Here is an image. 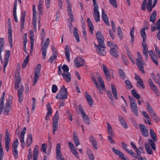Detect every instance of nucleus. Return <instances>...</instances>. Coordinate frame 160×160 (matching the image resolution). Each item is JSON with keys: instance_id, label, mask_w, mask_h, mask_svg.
I'll use <instances>...</instances> for the list:
<instances>
[{"instance_id": "a878e982", "label": "nucleus", "mask_w": 160, "mask_h": 160, "mask_svg": "<svg viewBox=\"0 0 160 160\" xmlns=\"http://www.w3.org/2000/svg\"><path fill=\"white\" fill-rule=\"evenodd\" d=\"M111 87L112 92L114 96V97L116 99H117L118 98L117 95V92L116 87L113 84H111Z\"/></svg>"}, {"instance_id": "9d476101", "label": "nucleus", "mask_w": 160, "mask_h": 160, "mask_svg": "<svg viewBox=\"0 0 160 160\" xmlns=\"http://www.w3.org/2000/svg\"><path fill=\"white\" fill-rule=\"evenodd\" d=\"M139 126L142 136L144 137H148L149 135V133L146 126L144 125L139 124Z\"/></svg>"}, {"instance_id": "c756f323", "label": "nucleus", "mask_w": 160, "mask_h": 160, "mask_svg": "<svg viewBox=\"0 0 160 160\" xmlns=\"http://www.w3.org/2000/svg\"><path fill=\"white\" fill-rule=\"evenodd\" d=\"M107 131L109 134H110L112 137H114L115 136V134L114 133L112 128L111 125L108 122H107Z\"/></svg>"}, {"instance_id": "cd10ccee", "label": "nucleus", "mask_w": 160, "mask_h": 160, "mask_svg": "<svg viewBox=\"0 0 160 160\" xmlns=\"http://www.w3.org/2000/svg\"><path fill=\"white\" fill-rule=\"evenodd\" d=\"M150 134L151 137L155 142H156L158 140V139L157 137V135L153 130L150 129Z\"/></svg>"}, {"instance_id": "ddd939ff", "label": "nucleus", "mask_w": 160, "mask_h": 160, "mask_svg": "<svg viewBox=\"0 0 160 160\" xmlns=\"http://www.w3.org/2000/svg\"><path fill=\"white\" fill-rule=\"evenodd\" d=\"M74 63L75 67L79 68L84 65V60L82 58L77 57L75 59Z\"/></svg>"}, {"instance_id": "6e6552de", "label": "nucleus", "mask_w": 160, "mask_h": 160, "mask_svg": "<svg viewBox=\"0 0 160 160\" xmlns=\"http://www.w3.org/2000/svg\"><path fill=\"white\" fill-rule=\"evenodd\" d=\"M114 48H112L110 50V52L111 55L115 58H118L119 54L118 51V47L117 45H114Z\"/></svg>"}, {"instance_id": "6ab92c4d", "label": "nucleus", "mask_w": 160, "mask_h": 160, "mask_svg": "<svg viewBox=\"0 0 160 160\" xmlns=\"http://www.w3.org/2000/svg\"><path fill=\"white\" fill-rule=\"evenodd\" d=\"M62 76L64 79L66 81L68 82H69L71 80V74L69 72H63L62 74Z\"/></svg>"}, {"instance_id": "c9c22d12", "label": "nucleus", "mask_w": 160, "mask_h": 160, "mask_svg": "<svg viewBox=\"0 0 160 160\" xmlns=\"http://www.w3.org/2000/svg\"><path fill=\"white\" fill-rule=\"evenodd\" d=\"M150 116L151 118L153 119L155 122H158L160 121L159 118L156 114L155 112L150 115Z\"/></svg>"}, {"instance_id": "e2e57ef3", "label": "nucleus", "mask_w": 160, "mask_h": 160, "mask_svg": "<svg viewBox=\"0 0 160 160\" xmlns=\"http://www.w3.org/2000/svg\"><path fill=\"white\" fill-rule=\"evenodd\" d=\"M62 68L63 71V72H68L69 68L67 65L65 64L63 65Z\"/></svg>"}, {"instance_id": "864d4df0", "label": "nucleus", "mask_w": 160, "mask_h": 160, "mask_svg": "<svg viewBox=\"0 0 160 160\" xmlns=\"http://www.w3.org/2000/svg\"><path fill=\"white\" fill-rule=\"evenodd\" d=\"M13 152V154L15 159H17L18 158V149L12 150Z\"/></svg>"}, {"instance_id": "052dcab7", "label": "nucleus", "mask_w": 160, "mask_h": 160, "mask_svg": "<svg viewBox=\"0 0 160 160\" xmlns=\"http://www.w3.org/2000/svg\"><path fill=\"white\" fill-rule=\"evenodd\" d=\"M107 95L109 97V98L111 100V102L113 103V104H114V103H113V98L112 97V93L110 92V91L109 90H108L107 91Z\"/></svg>"}, {"instance_id": "774afa93", "label": "nucleus", "mask_w": 160, "mask_h": 160, "mask_svg": "<svg viewBox=\"0 0 160 160\" xmlns=\"http://www.w3.org/2000/svg\"><path fill=\"white\" fill-rule=\"evenodd\" d=\"M125 83L126 85H127V87L129 89H131L132 88V86L131 84V83L130 82V81L127 80L125 81Z\"/></svg>"}, {"instance_id": "37998d69", "label": "nucleus", "mask_w": 160, "mask_h": 160, "mask_svg": "<svg viewBox=\"0 0 160 160\" xmlns=\"http://www.w3.org/2000/svg\"><path fill=\"white\" fill-rule=\"evenodd\" d=\"M140 34L143 39L142 41H146V34L144 28H143L141 30Z\"/></svg>"}, {"instance_id": "423d86ee", "label": "nucleus", "mask_w": 160, "mask_h": 160, "mask_svg": "<svg viewBox=\"0 0 160 160\" xmlns=\"http://www.w3.org/2000/svg\"><path fill=\"white\" fill-rule=\"evenodd\" d=\"M96 37L98 42V44L102 48L105 49L106 48L104 40V39L103 35L99 31L97 32L96 34Z\"/></svg>"}, {"instance_id": "c85d7f7f", "label": "nucleus", "mask_w": 160, "mask_h": 160, "mask_svg": "<svg viewBox=\"0 0 160 160\" xmlns=\"http://www.w3.org/2000/svg\"><path fill=\"white\" fill-rule=\"evenodd\" d=\"M157 15V14L156 11L154 10L153 11V12L151 15L150 21L154 23L156 20Z\"/></svg>"}, {"instance_id": "9b49d317", "label": "nucleus", "mask_w": 160, "mask_h": 160, "mask_svg": "<svg viewBox=\"0 0 160 160\" xmlns=\"http://www.w3.org/2000/svg\"><path fill=\"white\" fill-rule=\"evenodd\" d=\"M8 33L9 43L11 47H12V31L11 23L10 22L8 23Z\"/></svg>"}, {"instance_id": "4c0bfd02", "label": "nucleus", "mask_w": 160, "mask_h": 160, "mask_svg": "<svg viewBox=\"0 0 160 160\" xmlns=\"http://www.w3.org/2000/svg\"><path fill=\"white\" fill-rule=\"evenodd\" d=\"M148 143L151 146L152 149L154 150H156V147L155 143L154 142V141L152 139H148Z\"/></svg>"}, {"instance_id": "a19ab883", "label": "nucleus", "mask_w": 160, "mask_h": 160, "mask_svg": "<svg viewBox=\"0 0 160 160\" xmlns=\"http://www.w3.org/2000/svg\"><path fill=\"white\" fill-rule=\"evenodd\" d=\"M134 27H133L131 29L130 32V35L131 37V42L133 44L134 42Z\"/></svg>"}, {"instance_id": "58836bf2", "label": "nucleus", "mask_w": 160, "mask_h": 160, "mask_svg": "<svg viewBox=\"0 0 160 160\" xmlns=\"http://www.w3.org/2000/svg\"><path fill=\"white\" fill-rule=\"evenodd\" d=\"M53 56L49 58V61L51 63H52L54 60H55L57 57L58 54L57 52L55 51H53Z\"/></svg>"}, {"instance_id": "f704fd0d", "label": "nucleus", "mask_w": 160, "mask_h": 160, "mask_svg": "<svg viewBox=\"0 0 160 160\" xmlns=\"http://www.w3.org/2000/svg\"><path fill=\"white\" fill-rule=\"evenodd\" d=\"M87 21L88 23V25L89 27V29L90 32L93 33V31L94 30V27L92 24V21L90 18H87Z\"/></svg>"}, {"instance_id": "f8f14e48", "label": "nucleus", "mask_w": 160, "mask_h": 160, "mask_svg": "<svg viewBox=\"0 0 160 160\" xmlns=\"http://www.w3.org/2000/svg\"><path fill=\"white\" fill-rule=\"evenodd\" d=\"M5 141V148L8 152L9 148V145L10 142V135L8 130L6 132Z\"/></svg>"}, {"instance_id": "f3484780", "label": "nucleus", "mask_w": 160, "mask_h": 160, "mask_svg": "<svg viewBox=\"0 0 160 160\" xmlns=\"http://www.w3.org/2000/svg\"><path fill=\"white\" fill-rule=\"evenodd\" d=\"M112 150L117 155L119 156L120 158L122 159L123 160H128V158L126 157V158L124 156L123 153L120 151L119 150L115 149L113 148H112Z\"/></svg>"}, {"instance_id": "7ed1b4c3", "label": "nucleus", "mask_w": 160, "mask_h": 160, "mask_svg": "<svg viewBox=\"0 0 160 160\" xmlns=\"http://www.w3.org/2000/svg\"><path fill=\"white\" fill-rule=\"evenodd\" d=\"M137 58L136 59V64L139 69L144 74L145 72L143 69V61L142 60V58L139 52H137Z\"/></svg>"}, {"instance_id": "2eb2a0df", "label": "nucleus", "mask_w": 160, "mask_h": 160, "mask_svg": "<svg viewBox=\"0 0 160 160\" xmlns=\"http://www.w3.org/2000/svg\"><path fill=\"white\" fill-rule=\"evenodd\" d=\"M142 45L143 48V54L145 55V58L147 60L148 58V49L146 41H142Z\"/></svg>"}, {"instance_id": "dca6fc26", "label": "nucleus", "mask_w": 160, "mask_h": 160, "mask_svg": "<svg viewBox=\"0 0 160 160\" xmlns=\"http://www.w3.org/2000/svg\"><path fill=\"white\" fill-rule=\"evenodd\" d=\"M59 94L61 97H62L63 99H66L67 98L68 92L67 89L63 86L60 89L59 92Z\"/></svg>"}, {"instance_id": "6e6d98bb", "label": "nucleus", "mask_w": 160, "mask_h": 160, "mask_svg": "<svg viewBox=\"0 0 160 160\" xmlns=\"http://www.w3.org/2000/svg\"><path fill=\"white\" fill-rule=\"evenodd\" d=\"M109 2L110 4L114 8L117 7L118 4L116 0H109Z\"/></svg>"}, {"instance_id": "338daca9", "label": "nucleus", "mask_w": 160, "mask_h": 160, "mask_svg": "<svg viewBox=\"0 0 160 160\" xmlns=\"http://www.w3.org/2000/svg\"><path fill=\"white\" fill-rule=\"evenodd\" d=\"M126 151L128 153L131 155L132 157L136 158V153H134L132 150H127Z\"/></svg>"}, {"instance_id": "5fc2aeb1", "label": "nucleus", "mask_w": 160, "mask_h": 160, "mask_svg": "<svg viewBox=\"0 0 160 160\" xmlns=\"http://www.w3.org/2000/svg\"><path fill=\"white\" fill-rule=\"evenodd\" d=\"M47 108L48 111L47 113L50 114H51L52 112V109L51 107L50 104L49 102L48 103L47 105Z\"/></svg>"}, {"instance_id": "412c9836", "label": "nucleus", "mask_w": 160, "mask_h": 160, "mask_svg": "<svg viewBox=\"0 0 160 160\" xmlns=\"http://www.w3.org/2000/svg\"><path fill=\"white\" fill-rule=\"evenodd\" d=\"M129 99L130 101V106L131 108H136L137 107V104L135 99L132 96H129Z\"/></svg>"}, {"instance_id": "3c124183", "label": "nucleus", "mask_w": 160, "mask_h": 160, "mask_svg": "<svg viewBox=\"0 0 160 160\" xmlns=\"http://www.w3.org/2000/svg\"><path fill=\"white\" fill-rule=\"evenodd\" d=\"M118 35L119 36L120 39L122 38L123 37L122 32L120 27H118L117 29Z\"/></svg>"}, {"instance_id": "79ce46f5", "label": "nucleus", "mask_w": 160, "mask_h": 160, "mask_svg": "<svg viewBox=\"0 0 160 160\" xmlns=\"http://www.w3.org/2000/svg\"><path fill=\"white\" fill-rule=\"evenodd\" d=\"M101 48L102 47H100L98 49H97V52L99 55L103 56L105 54L106 52L105 50L104 49H101Z\"/></svg>"}, {"instance_id": "4be33fe9", "label": "nucleus", "mask_w": 160, "mask_h": 160, "mask_svg": "<svg viewBox=\"0 0 160 160\" xmlns=\"http://www.w3.org/2000/svg\"><path fill=\"white\" fill-rule=\"evenodd\" d=\"M118 119L121 124L126 129L128 128L127 123L122 116L121 115L119 116Z\"/></svg>"}, {"instance_id": "2f4dec72", "label": "nucleus", "mask_w": 160, "mask_h": 160, "mask_svg": "<svg viewBox=\"0 0 160 160\" xmlns=\"http://www.w3.org/2000/svg\"><path fill=\"white\" fill-rule=\"evenodd\" d=\"M32 138L31 133L28 134L27 136V139L26 141V143L27 144V147L29 146L32 143Z\"/></svg>"}, {"instance_id": "69168bd1", "label": "nucleus", "mask_w": 160, "mask_h": 160, "mask_svg": "<svg viewBox=\"0 0 160 160\" xmlns=\"http://www.w3.org/2000/svg\"><path fill=\"white\" fill-rule=\"evenodd\" d=\"M24 136H20V142H21V146L22 148H23L25 146V142L24 141Z\"/></svg>"}, {"instance_id": "e433bc0d", "label": "nucleus", "mask_w": 160, "mask_h": 160, "mask_svg": "<svg viewBox=\"0 0 160 160\" xmlns=\"http://www.w3.org/2000/svg\"><path fill=\"white\" fill-rule=\"evenodd\" d=\"M148 143L151 146L152 149L154 150H156V147L155 143L154 142V141L152 139H148Z\"/></svg>"}, {"instance_id": "4d7b16f0", "label": "nucleus", "mask_w": 160, "mask_h": 160, "mask_svg": "<svg viewBox=\"0 0 160 160\" xmlns=\"http://www.w3.org/2000/svg\"><path fill=\"white\" fill-rule=\"evenodd\" d=\"M39 148L38 146L37 145H36L35 146L33 150V156H38V153Z\"/></svg>"}, {"instance_id": "7c9ffc66", "label": "nucleus", "mask_w": 160, "mask_h": 160, "mask_svg": "<svg viewBox=\"0 0 160 160\" xmlns=\"http://www.w3.org/2000/svg\"><path fill=\"white\" fill-rule=\"evenodd\" d=\"M82 118L84 122L87 124H89L90 123V120L88 116L85 113H83L82 115Z\"/></svg>"}, {"instance_id": "49530a36", "label": "nucleus", "mask_w": 160, "mask_h": 160, "mask_svg": "<svg viewBox=\"0 0 160 160\" xmlns=\"http://www.w3.org/2000/svg\"><path fill=\"white\" fill-rule=\"evenodd\" d=\"M42 5L43 2H42L40 0H39L38 7V9L39 10L38 13L39 15H40V14H41V15L42 14Z\"/></svg>"}, {"instance_id": "0eeeda50", "label": "nucleus", "mask_w": 160, "mask_h": 160, "mask_svg": "<svg viewBox=\"0 0 160 160\" xmlns=\"http://www.w3.org/2000/svg\"><path fill=\"white\" fill-rule=\"evenodd\" d=\"M61 145L58 143L56 147V158L58 160H65L64 158L62 156L61 152Z\"/></svg>"}, {"instance_id": "680f3d73", "label": "nucleus", "mask_w": 160, "mask_h": 160, "mask_svg": "<svg viewBox=\"0 0 160 160\" xmlns=\"http://www.w3.org/2000/svg\"><path fill=\"white\" fill-rule=\"evenodd\" d=\"M47 49L42 48V58L43 59H44L46 58Z\"/></svg>"}, {"instance_id": "5701e85b", "label": "nucleus", "mask_w": 160, "mask_h": 160, "mask_svg": "<svg viewBox=\"0 0 160 160\" xmlns=\"http://www.w3.org/2000/svg\"><path fill=\"white\" fill-rule=\"evenodd\" d=\"M26 16V12L25 11L23 12L21 17L20 19V26L21 29H23L24 28V22Z\"/></svg>"}, {"instance_id": "aec40b11", "label": "nucleus", "mask_w": 160, "mask_h": 160, "mask_svg": "<svg viewBox=\"0 0 160 160\" xmlns=\"http://www.w3.org/2000/svg\"><path fill=\"white\" fill-rule=\"evenodd\" d=\"M102 19L105 24L107 25L110 26L108 20V18L103 9H102Z\"/></svg>"}, {"instance_id": "de8ad7c7", "label": "nucleus", "mask_w": 160, "mask_h": 160, "mask_svg": "<svg viewBox=\"0 0 160 160\" xmlns=\"http://www.w3.org/2000/svg\"><path fill=\"white\" fill-rule=\"evenodd\" d=\"M29 56V55H28L27 56L23 61V63L22 65V67L23 68H25L26 65L28 62Z\"/></svg>"}, {"instance_id": "1a4fd4ad", "label": "nucleus", "mask_w": 160, "mask_h": 160, "mask_svg": "<svg viewBox=\"0 0 160 160\" xmlns=\"http://www.w3.org/2000/svg\"><path fill=\"white\" fill-rule=\"evenodd\" d=\"M98 5L94 6L93 15L94 19L96 22L100 21V14L98 10Z\"/></svg>"}, {"instance_id": "20e7f679", "label": "nucleus", "mask_w": 160, "mask_h": 160, "mask_svg": "<svg viewBox=\"0 0 160 160\" xmlns=\"http://www.w3.org/2000/svg\"><path fill=\"white\" fill-rule=\"evenodd\" d=\"M59 119L58 111H57L54 115L52 119V126L53 133L55 134V131L57 130L58 128V121Z\"/></svg>"}, {"instance_id": "39448f33", "label": "nucleus", "mask_w": 160, "mask_h": 160, "mask_svg": "<svg viewBox=\"0 0 160 160\" xmlns=\"http://www.w3.org/2000/svg\"><path fill=\"white\" fill-rule=\"evenodd\" d=\"M14 88L18 90V97L19 101L22 102L23 99L22 92L24 90V88L22 84H16L14 85Z\"/></svg>"}, {"instance_id": "8fccbe9b", "label": "nucleus", "mask_w": 160, "mask_h": 160, "mask_svg": "<svg viewBox=\"0 0 160 160\" xmlns=\"http://www.w3.org/2000/svg\"><path fill=\"white\" fill-rule=\"evenodd\" d=\"M122 58L124 64L126 65H128L129 63L128 60L124 54L122 55Z\"/></svg>"}, {"instance_id": "b1692460", "label": "nucleus", "mask_w": 160, "mask_h": 160, "mask_svg": "<svg viewBox=\"0 0 160 160\" xmlns=\"http://www.w3.org/2000/svg\"><path fill=\"white\" fill-rule=\"evenodd\" d=\"M10 52L9 50H6L5 56V59L4 60V67L7 66L9 62V58L10 56Z\"/></svg>"}, {"instance_id": "a211bd4d", "label": "nucleus", "mask_w": 160, "mask_h": 160, "mask_svg": "<svg viewBox=\"0 0 160 160\" xmlns=\"http://www.w3.org/2000/svg\"><path fill=\"white\" fill-rule=\"evenodd\" d=\"M37 15V12L36 10H33L32 24L33 25V28L35 32H37V19L36 15Z\"/></svg>"}, {"instance_id": "ea45409f", "label": "nucleus", "mask_w": 160, "mask_h": 160, "mask_svg": "<svg viewBox=\"0 0 160 160\" xmlns=\"http://www.w3.org/2000/svg\"><path fill=\"white\" fill-rule=\"evenodd\" d=\"M146 104H147V108L149 113L150 115L155 112L152 109L151 106L149 104V103L148 102H146Z\"/></svg>"}, {"instance_id": "473e14b6", "label": "nucleus", "mask_w": 160, "mask_h": 160, "mask_svg": "<svg viewBox=\"0 0 160 160\" xmlns=\"http://www.w3.org/2000/svg\"><path fill=\"white\" fill-rule=\"evenodd\" d=\"M73 35L78 42H80L79 35L76 27H75L73 30Z\"/></svg>"}, {"instance_id": "a18cd8bd", "label": "nucleus", "mask_w": 160, "mask_h": 160, "mask_svg": "<svg viewBox=\"0 0 160 160\" xmlns=\"http://www.w3.org/2000/svg\"><path fill=\"white\" fill-rule=\"evenodd\" d=\"M19 144V142L17 139L13 142L12 145V150L18 149V147Z\"/></svg>"}, {"instance_id": "bf43d9fd", "label": "nucleus", "mask_w": 160, "mask_h": 160, "mask_svg": "<svg viewBox=\"0 0 160 160\" xmlns=\"http://www.w3.org/2000/svg\"><path fill=\"white\" fill-rule=\"evenodd\" d=\"M34 76V82L33 83V85H34L36 82H37V81L38 80V78L39 77L40 73H35Z\"/></svg>"}, {"instance_id": "4468645a", "label": "nucleus", "mask_w": 160, "mask_h": 160, "mask_svg": "<svg viewBox=\"0 0 160 160\" xmlns=\"http://www.w3.org/2000/svg\"><path fill=\"white\" fill-rule=\"evenodd\" d=\"M149 86L152 91L158 96H159V90L156 86L154 85L151 78H149Z\"/></svg>"}, {"instance_id": "f03ea898", "label": "nucleus", "mask_w": 160, "mask_h": 160, "mask_svg": "<svg viewBox=\"0 0 160 160\" xmlns=\"http://www.w3.org/2000/svg\"><path fill=\"white\" fill-rule=\"evenodd\" d=\"M66 3L67 4V11L70 17V18H68V20L69 22V26L70 27V29L71 30L72 29V24L71 22H74V19L71 9L72 5L69 0H66Z\"/></svg>"}, {"instance_id": "09e8293b", "label": "nucleus", "mask_w": 160, "mask_h": 160, "mask_svg": "<svg viewBox=\"0 0 160 160\" xmlns=\"http://www.w3.org/2000/svg\"><path fill=\"white\" fill-rule=\"evenodd\" d=\"M118 72L120 78L122 79H124L125 78V74L123 71L121 69H119Z\"/></svg>"}, {"instance_id": "72a5a7b5", "label": "nucleus", "mask_w": 160, "mask_h": 160, "mask_svg": "<svg viewBox=\"0 0 160 160\" xmlns=\"http://www.w3.org/2000/svg\"><path fill=\"white\" fill-rule=\"evenodd\" d=\"M145 147L147 152L148 154H152V151L151 148L148 143H145Z\"/></svg>"}, {"instance_id": "f257e3e1", "label": "nucleus", "mask_w": 160, "mask_h": 160, "mask_svg": "<svg viewBox=\"0 0 160 160\" xmlns=\"http://www.w3.org/2000/svg\"><path fill=\"white\" fill-rule=\"evenodd\" d=\"M5 93L3 92L2 96L0 99V114H1L3 110V113L5 115H8L10 110L11 109L12 103V98L9 97L7 100L5 105L4 107V102L5 100Z\"/></svg>"}, {"instance_id": "0e129e2a", "label": "nucleus", "mask_w": 160, "mask_h": 160, "mask_svg": "<svg viewBox=\"0 0 160 160\" xmlns=\"http://www.w3.org/2000/svg\"><path fill=\"white\" fill-rule=\"evenodd\" d=\"M72 153L76 157L78 158H79V155H78V154L77 152V151H76V149L75 148L72 149V150L71 151Z\"/></svg>"}, {"instance_id": "bb28decb", "label": "nucleus", "mask_w": 160, "mask_h": 160, "mask_svg": "<svg viewBox=\"0 0 160 160\" xmlns=\"http://www.w3.org/2000/svg\"><path fill=\"white\" fill-rule=\"evenodd\" d=\"M85 97L89 104L90 106L92 107L93 104V100L91 96L87 94V92H85Z\"/></svg>"}, {"instance_id": "603ef678", "label": "nucleus", "mask_w": 160, "mask_h": 160, "mask_svg": "<svg viewBox=\"0 0 160 160\" xmlns=\"http://www.w3.org/2000/svg\"><path fill=\"white\" fill-rule=\"evenodd\" d=\"M41 66L40 64H38L35 69V73H40Z\"/></svg>"}, {"instance_id": "c03bdc74", "label": "nucleus", "mask_w": 160, "mask_h": 160, "mask_svg": "<svg viewBox=\"0 0 160 160\" xmlns=\"http://www.w3.org/2000/svg\"><path fill=\"white\" fill-rule=\"evenodd\" d=\"M132 94L133 96L137 99H139L140 98V95L136 92L135 89H132L131 91Z\"/></svg>"}, {"instance_id": "13d9d810", "label": "nucleus", "mask_w": 160, "mask_h": 160, "mask_svg": "<svg viewBox=\"0 0 160 160\" xmlns=\"http://www.w3.org/2000/svg\"><path fill=\"white\" fill-rule=\"evenodd\" d=\"M149 55L152 59L155 58H157V57L154 52L152 50L150 51Z\"/></svg>"}, {"instance_id": "393cba45", "label": "nucleus", "mask_w": 160, "mask_h": 160, "mask_svg": "<svg viewBox=\"0 0 160 160\" xmlns=\"http://www.w3.org/2000/svg\"><path fill=\"white\" fill-rule=\"evenodd\" d=\"M65 54L66 57L68 62L70 61V51L69 47L68 45H66L65 49Z\"/></svg>"}]
</instances>
